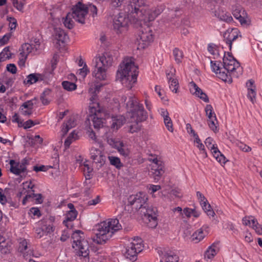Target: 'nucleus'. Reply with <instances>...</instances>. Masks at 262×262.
Segmentation results:
<instances>
[{"mask_svg": "<svg viewBox=\"0 0 262 262\" xmlns=\"http://www.w3.org/2000/svg\"><path fill=\"white\" fill-rule=\"evenodd\" d=\"M124 10L125 13H119L112 18V27L117 34L125 32L132 21L146 23L154 20L162 13L163 8L162 6L150 8L146 0H128Z\"/></svg>", "mask_w": 262, "mask_h": 262, "instance_id": "nucleus-1", "label": "nucleus"}, {"mask_svg": "<svg viewBox=\"0 0 262 262\" xmlns=\"http://www.w3.org/2000/svg\"><path fill=\"white\" fill-rule=\"evenodd\" d=\"M102 85L101 84H92L89 89V92L92 94L90 98L89 120L93 122L94 127L99 129L103 126L105 118H107V112L97 101V94L99 92Z\"/></svg>", "mask_w": 262, "mask_h": 262, "instance_id": "nucleus-2", "label": "nucleus"}, {"mask_svg": "<svg viewBox=\"0 0 262 262\" xmlns=\"http://www.w3.org/2000/svg\"><path fill=\"white\" fill-rule=\"evenodd\" d=\"M138 67L132 57H125L119 66L117 78L122 84L128 89L134 86L137 82Z\"/></svg>", "mask_w": 262, "mask_h": 262, "instance_id": "nucleus-3", "label": "nucleus"}, {"mask_svg": "<svg viewBox=\"0 0 262 262\" xmlns=\"http://www.w3.org/2000/svg\"><path fill=\"white\" fill-rule=\"evenodd\" d=\"M122 228L119 220L109 219L97 224L93 241L98 244H103L112 237L114 233Z\"/></svg>", "mask_w": 262, "mask_h": 262, "instance_id": "nucleus-4", "label": "nucleus"}, {"mask_svg": "<svg viewBox=\"0 0 262 262\" xmlns=\"http://www.w3.org/2000/svg\"><path fill=\"white\" fill-rule=\"evenodd\" d=\"M239 62L229 53L224 52L223 59V69L220 72L219 78L222 80L231 83L232 77H237L240 73Z\"/></svg>", "mask_w": 262, "mask_h": 262, "instance_id": "nucleus-5", "label": "nucleus"}, {"mask_svg": "<svg viewBox=\"0 0 262 262\" xmlns=\"http://www.w3.org/2000/svg\"><path fill=\"white\" fill-rule=\"evenodd\" d=\"M147 196L144 192H139L136 195H133L129 196L128 202L132 205H134L135 208L137 209H145L146 211H143L144 217L152 222V224L151 227H156L157 226V216L156 209H146V206H144L147 201Z\"/></svg>", "mask_w": 262, "mask_h": 262, "instance_id": "nucleus-6", "label": "nucleus"}, {"mask_svg": "<svg viewBox=\"0 0 262 262\" xmlns=\"http://www.w3.org/2000/svg\"><path fill=\"white\" fill-rule=\"evenodd\" d=\"M72 247L77 255L83 259L84 262L89 261V250L88 242L84 239V234L80 230L75 231L72 235Z\"/></svg>", "mask_w": 262, "mask_h": 262, "instance_id": "nucleus-7", "label": "nucleus"}, {"mask_svg": "<svg viewBox=\"0 0 262 262\" xmlns=\"http://www.w3.org/2000/svg\"><path fill=\"white\" fill-rule=\"evenodd\" d=\"M42 50L39 39L35 38L31 41V43L23 44L19 50L18 63L19 67H23L25 65L26 60L29 55H35L39 54Z\"/></svg>", "mask_w": 262, "mask_h": 262, "instance_id": "nucleus-8", "label": "nucleus"}, {"mask_svg": "<svg viewBox=\"0 0 262 262\" xmlns=\"http://www.w3.org/2000/svg\"><path fill=\"white\" fill-rule=\"evenodd\" d=\"M126 105L132 122L138 123L146 120L147 113L143 105L138 103L135 97H129Z\"/></svg>", "mask_w": 262, "mask_h": 262, "instance_id": "nucleus-9", "label": "nucleus"}, {"mask_svg": "<svg viewBox=\"0 0 262 262\" xmlns=\"http://www.w3.org/2000/svg\"><path fill=\"white\" fill-rule=\"evenodd\" d=\"M143 240L139 237L132 238L125 246L123 254L124 257L134 262L137 259V255L143 249Z\"/></svg>", "mask_w": 262, "mask_h": 262, "instance_id": "nucleus-10", "label": "nucleus"}, {"mask_svg": "<svg viewBox=\"0 0 262 262\" xmlns=\"http://www.w3.org/2000/svg\"><path fill=\"white\" fill-rule=\"evenodd\" d=\"M147 160L150 162L151 168L150 172L156 181H159L165 172V166L161 158L158 155L150 154Z\"/></svg>", "mask_w": 262, "mask_h": 262, "instance_id": "nucleus-11", "label": "nucleus"}, {"mask_svg": "<svg viewBox=\"0 0 262 262\" xmlns=\"http://www.w3.org/2000/svg\"><path fill=\"white\" fill-rule=\"evenodd\" d=\"M204 142L206 146L211 151L213 157L216 161L221 164H225L227 161L226 158L219 150L217 144L213 139L211 137H208L206 139Z\"/></svg>", "mask_w": 262, "mask_h": 262, "instance_id": "nucleus-12", "label": "nucleus"}, {"mask_svg": "<svg viewBox=\"0 0 262 262\" xmlns=\"http://www.w3.org/2000/svg\"><path fill=\"white\" fill-rule=\"evenodd\" d=\"M55 217L51 216L48 219L43 220L40 223V228L36 230V233L39 238L44 235L51 233L54 230V222Z\"/></svg>", "mask_w": 262, "mask_h": 262, "instance_id": "nucleus-13", "label": "nucleus"}, {"mask_svg": "<svg viewBox=\"0 0 262 262\" xmlns=\"http://www.w3.org/2000/svg\"><path fill=\"white\" fill-rule=\"evenodd\" d=\"M71 13L73 14L75 21L83 24L88 14L87 6L79 2L73 7Z\"/></svg>", "mask_w": 262, "mask_h": 262, "instance_id": "nucleus-14", "label": "nucleus"}, {"mask_svg": "<svg viewBox=\"0 0 262 262\" xmlns=\"http://www.w3.org/2000/svg\"><path fill=\"white\" fill-rule=\"evenodd\" d=\"M145 28L142 27L140 34L139 45L141 48H145L149 46L154 40V35L148 25Z\"/></svg>", "mask_w": 262, "mask_h": 262, "instance_id": "nucleus-15", "label": "nucleus"}, {"mask_svg": "<svg viewBox=\"0 0 262 262\" xmlns=\"http://www.w3.org/2000/svg\"><path fill=\"white\" fill-rule=\"evenodd\" d=\"M27 160L25 159H23L20 162L16 161L14 160H10L9 164L10 165V171L11 173L17 175L21 176L27 172Z\"/></svg>", "mask_w": 262, "mask_h": 262, "instance_id": "nucleus-16", "label": "nucleus"}, {"mask_svg": "<svg viewBox=\"0 0 262 262\" xmlns=\"http://www.w3.org/2000/svg\"><path fill=\"white\" fill-rule=\"evenodd\" d=\"M107 143L112 147L117 149L120 154L124 157H127L129 155V150L127 146L118 138H108Z\"/></svg>", "mask_w": 262, "mask_h": 262, "instance_id": "nucleus-17", "label": "nucleus"}, {"mask_svg": "<svg viewBox=\"0 0 262 262\" xmlns=\"http://www.w3.org/2000/svg\"><path fill=\"white\" fill-rule=\"evenodd\" d=\"M94 62L95 65L107 69L113 62V57L110 53L105 52L102 55L96 57Z\"/></svg>", "mask_w": 262, "mask_h": 262, "instance_id": "nucleus-18", "label": "nucleus"}, {"mask_svg": "<svg viewBox=\"0 0 262 262\" xmlns=\"http://www.w3.org/2000/svg\"><path fill=\"white\" fill-rule=\"evenodd\" d=\"M205 111L208 118L207 122L209 127L211 130L215 132L217 127V120L212 106L210 104H207L205 108Z\"/></svg>", "mask_w": 262, "mask_h": 262, "instance_id": "nucleus-19", "label": "nucleus"}, {"mask_svg": "<svg viewBox=\"0 0 262 262\" xmlns=\"http://www.w3.org/2000/svg\"><path fill=\"white\" fill-rule=\"evenodd\" d=\"M176 70L172 67L166 71L167 79L168 81L170 90L174 93L178 92L179 84L178 79L175 76Z\"/></svg>", "mask_w": 262, "mask_h": 262, "instance_id": "nucleus-20", "label": "nucleus"}, {"mask_svg": "<svg viewBox=\"0 0 262 262\" xmlns=\"http://www.w3.org/2000/svg\"><path fill=\"white\" fill-rule=\"evenodd\" d=\"M90 154L91 158L95 163L100 164V166L105 163V156L99 149L92 147L90 150Z\"/></svg>", "mask_w": 262, "mask_h": 262, "instance_id": "nucleus-21", "label": "nucleus"}, {"mask_svg": "<svg viewBox=\"0 0 262 262\" xmlns=\"http://www.w3.org/2000/svg\"><path fill=\"white\" fill-rule=\"evenodd\" d=\"M232 10L234 17L242 24L247 23L246 14L240 5H236L232 6Z\"/></svg>", "mask_w": 262, "mask_h": 262, "instance_id": "nucleus-22", "label": "nucleus"}, {"mask_svg": "<svg viewBox=\"0 0 262 262\" xmlns=\"http://www.w3.org/2000/svg\"><path fill=\"white\" fill-rule=\"evenodd\" d=\"M189 88L192 94L199 97L205 102H209V98L207 95L193 81L189 83Z\"/></svg>", "mask_w": 262, "mask_h": 262, "instance_id": "nucleus-23", "label": "nucleus"}, {"mask_svg": "<svg viewBox=\"0 0 262 262\" xmlns=\"http://www.w3.org/2000/svg\"><path fill=\"white\" fill-rule=\"evenodd\" d=\"M36 104L37 100L36 98L28 100L21 105L20 107V112L25 116L30 115L32 114L34 106Z\"/></svg>", "mask_w": 262, "mask_h": 262, "instance_id": "nucleus-24", "label": "nucleus"}, {"mask_svg": "<svg viewBox=\"0 0 262 262\" xmlns=\"http://www.w3.org/2000/svg\"><path fill=\"white\" fill-rule=\"evenodd\" d=\"M54 41L60 46V43L65 42L68 39V36L62 29L56 28L53 34Z\"/></svg>", "mask_w": 262, "mask_h": 262, "instance_id": "nucleus-25", "label": "nucleus"}, {"mask_svg": "<svg viewBox=\"0 0 262 262\" xmlns=\"http://www.w3.org/2000/svg\"><path fill=\"white\" fill-rule=\"evenodd\" d=\"M18 251L23 254L24 257L32 254V250L30 244L25 239H20L19 242Z\"/></svg>", "mask_w": 262, "mask_h": 262, "instance_id": "nucleus-26", "label": "nucleus"}, {"mask_svg": "<svg viewBox=\"0 0 262 262\" xmlns=\"http://www.w3.org/2000/svg\"><path fill=\"white\" fill-rule=\"evenodd\" d=\"M254 83V81L252 79L249 80L246 82L247 97L252 103H254L256 96V88Z\"/></svg>", "mask_w": 262, "mask_h": 262, "instance_id": "nucleus-27", "label": "nucleus"}, {"mask_svg": "<svg viewBox=\"0 0 262 262\" xmlns=\"http://www.w3.org/2000/svg\"><path fill=\"white\" fill-rule=\"evenodd\" d=\"M106 70L104 68L95 65L92 75L97 81L104 80L106 78Z\"/></svg>", "mask_w": 262, "mask_h": 262, "instance_id": "nucleus-28", "label": "nucleus"}, {"mask_svg": "<svg viewBox=\"0 0 262 262\" xmlns=\"http://www.w3.org/2000/svg\"><path fill=\"white\" fill-rule=\"evenodd\" d=\"M125 122V119L123 116H112L111 121V128L113 130H117L123 125Z\"/></svg>", "mask_w": 262, "mask_h": 262, "instance_id": "nucleus-29", "label": "nucleus"}, {"mask_svg": "<svg viewBox=\"0 0 262 262\" xmlns=\"http://www.w3.org/2000/svg\"><path fill=\"white\" fill-rule=\"evenodd\" d=\"M207 231L206 228L202 227L196 230L191 235V241L198 243L202 241L207 235Z\"/></svg>", "mask_w": 262, "mask_h": 262, "instance_id": "nucleus-30", "label": "nucleus"}, {"mask_svg": "<svg viewBox=\"0 0 262 262\" xmlns=\"http://www.w3.org/2000/svg\"><path fill=\"white\" fill-rule=\"evenodd\" d=\"M43 80L42 76L40 74L32 73L28 75L24 81L25 85H31L37 81Z\"/></svg>", "mask_w": 262, "mask_h": 262, "instance_id": "nucleus-31", "label": "nucleus"}, {"mask_svg": "<svg viewBox=\"0 0 262 262\" xmlns=\"http://www.w3.org/2000/svg\"><path fill=\"white\" fill-rule=\"evenodd\" d=\"M218 252L217 247L214 244L209 246L204 254V259L207 260H212Z\"/></svg>", "mask_w": 262, "mask_h": 262, "instance_id": "nucleus-32", "label": "nucleus"}, {"mask_svg": "<svg viewBox=\"0 0 262 262\" xmlns=\"http://www.w3.org/2000/svg\"><path fill=\"white\" fill-rule=\"evenodd\" d=\"M77 213L76 210H69L65 214V219L63 223L67 228L72 227L71 222L74 221L77 217Z\"/></svg>", "mask_w": 262, "mask_h": 262, "instance_id": "nucleus-33", "label": "nucleus"}, {"mask_svg": "<svg viewBox=\"0 0 262 262\" xmlns=\"http://www.w3.org/2000/svg\"><path fill=\"white\" fill-rule=\"evenodd\" d=\"M160 262H179V257L176 254L164 252L161 255Z\"/></svg>", "mask_w": 262, "mask_h": 262, "instance_id": "nucleus-34", "label": "nucleus"}, {"mask_svg": "<svg viewBox=\"0 0 262 262\" xmlns=\"http://www.w3.org/2000/svg\"><path fill=\"white\" fill-rule=\"evenodd\" d=\"M77 161L79 163V166L81 170L83 171V172L85 175L86 179H90L93 168L89 165L87 161H86L83 162V160L80 161L79 160H77Z\"/></svg>", "mask_w": 262, "mask_h": 262, "instance_id": "nucleus-35", "label": "nucleus"}, {"mask_svg": "<svg viewBox=\"0 0 262 262\" xmlns=\"http://www.w3.org/2000/svg\"><path fill=\"white\" fill-rule=\"evenodd\" d=\"M72 15L73 14L70 12L67 14L65 17L63 18V23L64 26L69 29L73 28L75 24V20Z\"/></svg>", "mask_w": 262, "mask_h": 262, "instance_id": "nucleus-36", "label": "nucleus"}, {"mask_svg": "<svg viewBox=\"0 0 262 262\" xmlns=\"http://www.w3.org/2000/svg\"><path fill=\"white\" fill-rule=\"evenodd\" d=\"M10 246L9 240H7L6 238L0 233V251L2 253H7L9 249Z\"/></svg>", "mask_w": 262, "mask_h": 262, "instance_id": "nucleus-37", "label": "nucleus"}, {"mask_svg": "<svg viewBox=\"0 0 262 262\" xmlns=\"http://www.w3.org/2000/svg\"><path fill=\"white\" fill-rule=\"evenodd\" d=\"M238 31L237 29H232L229 33L228 38L226 41L227 44L229 46L230 49L231 48L232 42L236 40L238 36Z\"/></svg>", "mask_w": 262, "mask_h": 262, "instance_id": "nucleus-38", "label": "nucleus"}, {"mask_svg": "<svg viewBox=\"0 0 262 262\" xmlns=\"http://www.w3.org/2000/svg\"><path fill=\"white\" fill-rule=\"evenodd\" d=\"M76 123L75 120L74 118L71 117L70 118L67 122L64 123L61 129L62 132L63 134H67V133L69 131V130L73 127H74L76 125Z\"/></svg>", "mask_w": 262, "mask_h": 262, "instance_id": "nucleus-39", "label": "nucleus"}, {"mask_svg": "<svg viewBox=\"0 0 262 262\" xmlns=\"http://www.w3.org/2000/svg\"><path fill=\"white\" fill-rule=\"evenodd\" d=\"M172 53L176 62L178 64L181 63L184 58L183 52L178 48H174Z\"/></svg>", "mask_w": 262, "mask_h": 262, "instance_id": "nucleus-40", "label": "nucleus"}, {"mask_svg": "<svg viewBox=\"0 0 262 262\" xmlns=\"http://www.w3.org/2000/svg\"><path fill=\"white\" fill-rule=\"evenodd\" d=\"M216 15L220 19L227 23L231 22L233 20V18L230 14L227 12H224L223 11L222 12H217Z\"/></svg>", "mask_w": 262, "mask_h": 262, "instance_id": "nucleus-41", "label": "nucleus"}, {"mask_svg": "<svg viewBox=\"0 0 262 262\" xmlns=\"http://www.w3.org/2000/svg\"><path fill=\"white\" fill-rule=\"evenodd\" d=\"M62 85L63 89L68 91H74L77 89V85L74 82L63 81Z\"/></svg>", "mask_w": 262, "mask_h": 262, "instance_id": "nucleus-42", "label": "nucleus"}, {"mask_svg": "<svg viewBox=\"0 0 262 262\" xmlns=\"http://www.w3.org/2000/svg\"><path fill=\"white\" fill-rule=\"evenodd\" d=\"M210 67L212 71L215 73L219 78L220 72L222 71L223 68L219 66V63L216 61L210 60Z\"/></svg>", "mask_w": 262, "mask_h": 262, "instance_id": "nucleus-43", "label": "nucleus"}, {"mask_svg": "<svg viewBox=\"0 0 262 262\" xmlns=\"http://www.w3.org/2000/svg\"><path fill=\"white\" fill-rule=\"evenodd\" d=\"M208 52L213 56L214 58H217L220 56L217 47L214 44H209L208 46Z\"/></svg>", "mask_w": 262, "mask_h": 262, "instance_id": "nucleus-44", "label": "nucleus"}, {"mask_svg": "<svg viewBox=\"0 0 262 262\" xmlns=\"http://www.w3.org/2000/svg\"><path fill=\"white\" fill-rule=\"evenodd\" d=\"M202 208L205 211V212L207 213V214L210 216L213 217L214 216V215L215 214L213 210L211 209L210 205L208 203V201H207L204 203L201 204Z\"/></svg>", "mask_w": 262, "mask_h": 262, "instance_id": "nucleus-45", "label": "nucleus"}, {"mask_svg": "<svg viewBox=\"0 0 262 262\" xmlns=\"http://www.w3.org/2000/svg\"><path fill=\"white\" fill-rule=\"evenodd\" d=\"M108 160L111 165L115 166L117 168H120L123 165L119 158L114 156H109Z\"/></svg>", "mask_w": 262, "mask_h": 262, "instance_id": "nucleus-46", "label": "nucleus"}, {"mask_svg": "<svg viewBox=\"0 0 262 262\" xmlns=\"http://www.w3.org/2000/svg\"><path fill=\"white\" fill-rule=\"evenodd\" d=\"M90 70L86 64V63H84V66H83V67L79 69L77 72V75L82 78V79H84L87 75V74L89 73Z\"/></svg>", "mask_w": 262, "mask_h": 262, "instance_id": "nucleus-47", "label": "nucleus"}, {"mask_svg": "<svg viewBox=\"0 0 262 262\" xmlns=\"http://www.w3.org/2000/svg\"><path fill=\"white\" fill-rule=\"evenodd\" d=\"M77 134L74 131L72 132L64 141L66 147L68 148L72 142L77 138Z\"/></svg>", "mask_w": 262, "mask_h": 262, "instance_id": "nucleus-48", "label": "nucleus"}, {"mask_svg": "<svg viewBox=\"0 0 262 262\" xmlns=\"http://www.w3.org/2000/svg\"><path fill=\"white\" fill-rule=\"evenodd\" d=\"M252 216H246L243 219V224L246 226H249V227H252L256 224V221Z\"/></svg>", "mask_w": 262, "mask_h": 262, "instance_id": "nucleus-49", "label": "nucleus"}, {"mask_svg": "<svg viewBox=\"0 0 262 262\" xmlns=\"http://www.w3.org/2000/svg\"><path fill=\"white\" fill-rule=\"evenodd\" d=\"M14 7L18 11L23 10L25 4V0H11Z\"/></svg>", "mask_w": 262, "mask_h": 262, "instance_id": "nucleus-50", "label": "nucleus"}, {"mask_svg": "<svg viewBox=\"0 0 262 262\" xmlns=\"http://www.w3.org/2000/svg\"><path fill=\"white\" fill-rule=\"evenodd\" d=\"M161 186L158 185L150 184L148 186L149 193L152 195V197H155V193L161 189Z\"/></svg>", "mask_w": 262, "mask_h": 262, "instance_id": "nucleus-51", "label": "nucleus"}, {"mask_svg": "<svg viewBox=\"0 0 262 262\" xmlns=\"http://www.w3.org/2000/svg\"><path fill=\"white\" fill-rule=\"evenodd\" d=\"M164 122L166 128L171 133L173 132V127L172 125V120L169 117L164 119Z\"/></svg>", "mask_w": 262, "mask_h": 262, "instance_id": "nucleus-52", "label": "nucleus"}, {"mask_svg": "<svg viewBox=\"0 0 262 262\" xmlns=\"http://www.w3.org/2000/svg\"><path fill=\"white\" fill-rule=\"evenodd\" d=\"M53 167L52 166H45V165H40V166H33V170H34L36 172H39V171H46L49 169L52 168Z\"/></svg>", "mask_w": 262, "mask_h": 262, "instance_id": "nucleus-53", "label": "nucleus"}, {"mask_svg": "<svg viewBox=\"0 0 262 262\" xmlns=\"http://www.w3.org/2000/svg\"><path fill=\"white\" fill-rule=\"evenodd\" d=\"M237 146L244 152H249L251 150V148L242 142H237Z\"/></svg>", "mask_w": 262, "mask_h": 262, "instance_id": "nucleus-54", "label": "nucleus"}, {"mask_svg": "<svg viewBox=\"0 0 262 262\" xmlns=\"http://www.w3.org/2000/svg\"><path fill=\"white\" fill-rule=\"evenodd\" d=\"M170 194L174 195L176 198H180L182 196L181 190L178 187H174L171 190Z\"/></svg>", "mask_w": 262, "mask_h": 262, "instance_id": "nucleus-55", "label": "nucleus"}, {"mask_svg": "<svg viewBox=\"0 0 262 262\" xmlns=\"http://www.w3.org/2000/svg\"><path fill=\"white\" fill-rule=\"evenodd\" d=\"M225 226L226 228L229 230L232 231V233L234 234H237L238 233V230L235 228L234 225H233L231 222H227Z\"/></svg>", "mask_w": 262, "mask_h": 262, "instance_id": "nucleus-56", "label": "nucleus"}, {"mask_svg": "<svg viewBox=\"0 0 262 262\" xmlns=\"http://www.w3.org/2000/svg\"><path fill=\"white\" fill-rule=\"evenodd\" d=\"M254 224L252 228L258 234L262 235V225L259 224L257 221H256V224Z\"/></svg>", "mask_w": 262, "mask_h": 262, "instance_id": "nucleus-57", "label": "nucleus"}, {"mask_svg": "<svg viewBox=\"0 0 262 262\" xmlns=\"http://www.w3.org/2000/svg\"><path fill=\"white\" fill-rule=\"evenodd\" d=\"M88 12L90 11L93 16L94 17L95 15H96L97 14V7L92 4H90L89 6H87Z\"/></svg>", "mask_w": 262, "mask_h": 262, "instance_id": "nucleus-58", "label": "nucleus"}, {"mask_svg": "<svg viewBox=\"0 0 262 262\" xmlns=\"http://www.w3.org/2000/svg\"><path fill=\"white\" fill-rule=\"evenodd\" d=\"M30 214H32L34 217H39L41 215L40 212L38 208L32 207L30 210Z\"/></svg>", "mask_w": 262, "mask_h": 262, "instance_id": "nucleus-59", "label": "nucleus"}, {"mask_svg": "<svg viewBox=\"0 0 262 262\" xmlns=\"http://www.w3.org/2000/svg\"><path fill=\"white\" fill-rule=\"evenodd\" d=\"M22 186L23 189L26 190V191H28L29 189L33 188V185L31 182L27 181L23 183Z\"/></svg>", "mask_w": 262, "mask_h": 262, "instance_id": "nucleus-60", "label": "nucleus"}, {"mask_svg": "<svg viewBox=\"0 0 262 262\" xmlns=\"http://www.w3.org/2000/svg\"><path fill=\"white\" fill-rule=\"evenodd\" d=\"M7 202V199L6 196L3 193V189L0 188V203L4 205Z\"/></svg>", "mask_w": 262, "mask_h": 262, "instance_id": "nucleus-61", "label": "nucleus"}, {"mask_svg": "<svg viewBox=\"0 0 262 262\" xmlns=\"http://www.w3.org/2000/svg\"><path fill=\"white\" fill-rule=\"evenodd\" d=\"M88 134L89 138H90L95 143H97V139L95 133L92 130H89Z\"/></svg>", "mask_w": 262, "mask_h": 262, "instance_id": "nucleus-62", "label": "nucleus"}, {"mask_svg": "<svg viewBox=\"0 0 262 262\" xmlns=\"http://www.w3.org/2000/svg\"><path fill=\"white\" fill-rule=\"evenodd\" d=\"M7 69L8 71L11 72L12 74H15L16 72L17 68L14 64H9L7 66Z\"/></svg>", "mask_w": 262, "mask_h": 262, "instance_id": "nucleus-63", "label": "nucleus"}, {"mask_svg": "<svg viewBox=\"0 0 262 262\" xmlns=\"http://www.w3.org/2000/svg\"><path fill=\"white\" fill-rule=\"evenodd\" d=\"M192 213H193V209L185 208L183 210V214H185L187 217H191Z\"/></svg>", "mask_w": 262, "mask_h": 262, "instance_id": "nucleus-64", "label": "nucleus"}]
</instances>
